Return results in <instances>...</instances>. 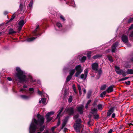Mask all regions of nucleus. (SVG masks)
I'll return each instance as SVG.
<instances>
[{
  "mask_svg": "<svg viewBox=\"0 0 133 133\" xmlns=\"http://www.w3.org/2000/svg\"><path fill=\"white\" fill-rule=\"evenodd\" d=\"M37 117L38 119V120L35 118L33 119L32 120V123L29 127L30 133H41L38 132L39 130L42 131L44 129V126L41 127L39 129L37 127L38 125L40 126H42L43 124L44 121L43 117L39 114L37 115Z\"/></svg>",
  "mask_w": 133,
  "mask_h": 133,
  "instance_id": "1",
  "label": "nucleus"
},
{
  "mask_svg": "<svg viewBox=\"0 0 133 133\" xmlns=\"http://www.w3.org/2000/svg\"><path fill=\"white\" fill-rule=\"evenodd\" d=\"M16 69L17 72L15 74V76L18 79L19 82L20 83L24 82H26L27 81L25 72L22 71L18 67H16Z\"/></svg>",
  "mask_w": 133,
  "mask_h": 133,
  "instance_id": "2",
  "label": "nucleus"
},
{
  "mask_svg": "<svg viewBox=\"0 0 133 133\" xmlns=\"http://www.w3.org/2000/svg\"><path fill=\"white\" fill-rule=\"evenodd\" d=\"M115 68V71L118 74L122 75L123 76H125L126 75V72L122 70H120L119 67L116 66Z\"/></svg>",
  "mask_w": 133,
  "mask_h": 133,
  "instance_id": "3",
  "label": "nucleus"
},
{
  "mask_svg": "<svg viewBox=\"0 0 133 133\" xmlns=\"http://www.w3.org/2000/svg\"><path fill=\"white\" fill-rule=\"evenodd\" d=\"M75 69L77 71V72L75 74V76L76 77H78L82 72L83 70L82 69L81 66L80 65L76 66L75 67Z\"/></svg>",
  "mask_w": 133,
  "mask_h": 133,
  "instance_id": "4",
  "label": "nucleus"
},
{
  "mask_svg": "<svg viewBox=\"0 0 133 133\" xmlns=\"http://www.w3.org/2000/svg\"><path fill=\"white\" fill-rule=\"evenodd\" d=\"M65 111L69 115H70L74 113V109L71 107H66L65 109Z\"/></svg>",
  "mask_w": 133,
  "mask_h": 133,
  "instance_id": "5",
  "label": "nucleus"
},
{
  "mask_svg": "<svg viewBox=\"0 0 133 133\" xmlns=\"http://www.w3.org/2000/svg\"><path fill=\"white\" fill-rule=\"evenodd\" d=\"M26 21L22 19L20 20L18 22L19 26L18 28V30L19 31H20L23 25L25 23Z\"/></svg>",
  "mask_w": 133,
  "mask_h": 133,
  "instance_id": "6",
  "label": "nucleus"
},
{
  "mask_svg": "<svg viewBox=\"0 0 133 133\" xmlns=\"http://www.w3.org/2000/svg\"><path fill=\"white\" fill-rule=\"evenodd\" d=\"M75 130L77 132H79L81 128V124H75L74 125Z\"/></svg>",
  "mask_w": 133,
  "mask_h": 133,
  "instance_id": "7",
  "label": "nucleus"
},
{
  "mask_svg": "<svg viewBox=\"0 0 133 133\" xmlns=\"http://www.w3.org/2000/svg\"><path fill=\"white\" fill-rule=\"evenodd\" d=\"M88 72V69H85L84 71V75L83 74H82L80 76L81 78L82 79H84V80H85L87 78Z\"/></svg>",
  "mask_w": 133,
  "mask_h": 133,
  "instance_id": "8",
  "label": "nucleus"
},
{
  "mask_svg": "<svg viewBox=\"0 0 133 133\" xmlns=\"http://www.w3.org/2000/svg\"><path fill=\"white\" fill-rule=\"evenodd\" d=\"M98 64L96 62L92 63L91 65V68L94 71H97L98 69Z\"/></svg>",
  "mask_w": 133,
  "mask_h": 133,
  "instance_id": "9",
  "label": "nucleus"
},
{
  "mask_svg": "<svg viewBox=\"0 0 133 133\" xmlns=\"http://www.w3.org/2000/svg\"><path fill=\"white\" fill-rule=\"evenodd\" d=\"M121 38L122 41L124 43H127L128 41V36L124 34L122 35Z\"/></svg>",
  "mask_w": 133,
  "mask_h": 133,
  "instance_id": "10",
  "label": "nucleus"
},
{
  "mask_svg": "<svg viewBox=\"0 0 133 133\" xmlns=\"http://www.w3.org/2000/svg\"><path fill=\"white\" fill-rule=\"evenodd\" d=\"M118 44V42H116L113 44L112 46V52H115L116 48Z\"/></svg>",
  "mask_w": 133,
  "mask_h": 133,
  "instance_id": "11",
  "label": "nucleus"
},
{
  "mask_svg": "<svg viewBox=\"0 0 133 133\" xmlns=\"http://www.w3.org/2000/svg\"><path fill=\"white\" fill-rule=\"evenodd\" d=\"M69 116H67L66 117L65 119H64V121L63 122L62 126V127L61 128V129H62L64 127H65V125L67 123V122L68 121V119L69 118Z\"/></svg>",
  "mask_w": 133,
  "mask_h": 133,
  "instance_id": "12",
  "label": "nucleus"
},
{
  "mask_svg": "<svg viewBox=\"0 0 133 133\" xmlns=\"http://www.w3.org/2000/svg\"><path fill=\"white\" fill-rule=\"evenodd\" d=\"M113 86L111 85L109 86L106 90L107 92L108 93L112 92L113 91Z\"/></svg>",
  "mask_w": 133,
  "mask_h": 133,
  "instance_id": "13",
  "label": "nucleus"
},
{
  "mask_svg": "<svg viewBox=\"0 0 133 133\" xmlns=\"http://www.w3.org/2000/svg\"><path fill=\"white\" fill-rule=\"evenodd\" d=\"M24 10V8H23V5L21 3L19 6V11H20V13H23Z\"/></svg>",
  "mask_w": 133,
  "mask_h": 133,
  "instance_id": "14",
  "label": "nucleus"
},
{
  "mask_svg": "<svg viewBox=\"0 0 133 133\" xmlns=\"http://www.w3.org/2000/svg\"><path fill=\"white\" fill-rule=\"evenodd\" d=\"M83 106L79 107L77 108L80 114H82L83 113Z\"/></svg>",
  "mask_w": 133,
  "mask_h": 133,
  "instance_id": "15",
  "label": "nucleus"
},
{
  "mask_svg": "<svg viewBox=\"0 0 133 133\" xmlns=\"http://www.w3.org/2000/svg\"><path fill=\"white\" fill-rule=\"evenodd\" d=\"M113 112V109L112 108H111L108 111L107 113V116L108 117Z\"/></svg>",
  "mask_w": 133,
  "mask_h": 133,
  "instance_id": "16",
  "label": "nucleus"
},
{
  "mask_svg": "<svg viewBox=\"0 0 133 133\" xmlns=\"http://www.w3.org/2000/svg\"><path fill=\"white\" fill-rule=\"evenodd\" d=\"M132 29V30L131 33L129 35V37L130 38L133 37V24H132L130 27L129 29V30Z\"/></svg>",
  "mask_w": 133,
  "mask_h": 133,
  "instance_id": "17",
  "label": "nucleus"
},
{
  "mask_svg": "<svg viewBox=\"0 0 133 133\" xmlns=\"http://www.w3.org/2000/svg\"><path fill=\"white\" fill-rule=\"evenodd\" d=\"M76 70L75 68L74 69H71L70 70L69 74L70 75L72 76Z\"/></svg>",
  "mask_w": 133,
  "mask_h": 133,
  "instance_id": "18",
  "label": "nucleus"
},
{
  "mask_svg": "<svg viewBox=\"0 0 133 133\" xmlns=\"http://www.w3.org/2000/svg\"><path fill=\"white\" fill-rule=\"evenodd\" d=\"M20 96L22 98L25 99H27L29 98V97L24 95H21Z\"/></svg>",
  "mask_w": 133,
  "mask_h": 133,
  "instance_id": "19",
  "label": "nucleus"
},
{
  "mask_svg": "<svg viewBox=\"0 0 133 133\" xmlns=\"http://www.w3.org/2000/svg\"><path fill=\"white\" fill-rule=\"evenodd\" d=\"M64 108H62L60 109L59 111V113L58 114V115H57V118H59L60 117V114L62 112V111H63V110Z\"/></svg>",
  "mask_w": 133,
  "mask_h": 133,
  "instance_id": "20",
  "label": "nucleus"
},
{
  "mask_svg": "<svg viewBox=\"0 0 133 133\" xmlns=\"http://www.w3.org/2000/svg\"><path fill=\"white\" fill-rule=\"evenodd\" d=\"M86 59V57L85 56H83L80 59V61L81 62H85Z\"/></svg>",
  "mask_w": 133,
  "mask_h": 133,
  "instance_id": "21",
  "label": "nucleus"
},
{
  "mask_svg": "<svg viewBox=\"0 0 133 133\" xmlns=\"http://www.w3.org/2000/svg\"><path fill=\"white\" fill-rule=\"evenodd\" d=\"M128 74H133V70L128 69L126 72Z\"/></svg>",
  "mask_w": 133,
  "mask_h": 133,
  "instance_id": "22",
  "label": "nucleus"
},
{
  "mask_svg": "<svg viewBox=\"0 0 133 133\" xmlns=\"http://www.w3.org/2000/svg\"><path fill=\"white\" fill-rule=\"evenodd\" d=\"M97 111V109L94 108L91 110V113L93 114H95Z\"/></svg>",
  "mask_w": 133,
  "mask_h": 133,
  "instance_id": "23",
  "label": "nucleus"
},
{
  "mask_svg": "<svg viewBox=\"0 0 133 133\" xmlns=\"http://www.w3.org/2000/svg\"><path fill=\"white\" fill-rule=\"evenodd\" d=\"M107 57L110 62H112L113 61V58L111 56L108 55L107 56Z\"/></svg>",
  "mask_w": 133,
  "mask_h": 133,
  "instance_id": "24",
  "label": "nucleus"
},
{
  "mask_svg": "<svg viewBox=\"0 0 133 133\" xmlns=\"http://www.w3.org/2000/svg\"><path fill=\"white\" fill-rule=\"evenodd\" d=\"M97 72H98V74L99 75H101L102 73V68H100L98 70H97V71H95L96 73H97Z\"/></svg>",
  "mask_w": 133,
  "mask_h": 133,
  "instance_id": "25",
  "label": "nucleus"
},
{
  "mask_svg": "<svg viewBox=\"0 0 133 133\" xmlns=\"http://www.w3.org/2000/svg\"><path fill=\"white\" fill-rule=\"evenodd\" d=\"M39 26L38 25L36 28L35 30L33 32V34L34 36H36L37 35L36 32L37 31V29L38 28Z\"/></svg>",
  "mask_w": 133,
  "mask_h": 133,
  "instance_id": "26",
  "label": "nucleus"
},
{
  "mask_svg": "<svg viewBox=\"0 0 133 133\" xmlns=\"http://www.w3.org/2000/svg\"><path fill=\"white\" fill-rule=\"evenodd\" d=\"M54 114V111H51L47 113L46 116H50L51 115H53Z\"/></svg>",
  "mask_w": 133,
  "mask_h": 133,
  "instance_id": "27",
  "label": "nucleus"
},
{
  "mask_svg": "<svg viewBox=\"0 0 133 133\" xmlns=\"http://www.w3.org/2000/svg\"><path fill=\"white\" fill-rule=\"evenodd\" d=\"M81 120L80 118H78L77 119L76 121V123L75 124H81Z\"/></svg>",
  "mask_w": 133,
  "mask_h": 133,
  "instance_id": "28",
  "label": "nucleus"
},
{
  "mask_svg": "<svg viewBox=\"0 0 133 133\" xmlns=\"http://www.w3.org/2000/svg\"><path fill=\"white\" fill-rule=\"evenodd\" d=\"M102 56L101 55H95L92 57V58L94 59H96L98 58L99 57H101Z\"/></svg>",
  "mask_w": 133,
  "mask_h": 133,
  "instance_id": "29",
  "label": "nucleus"
},
{
  "mask_svg": "<svg viewBox=\"0 0 133 133\" xmlns=\"http://www.w3.org/2000/svg\"><path fill=\"white\" fill-rule=\"evenodd\" d=\"M33 1L32 0H31L29 4L28 5V7L29 8H30L32 7L33 5Z\"/></svg>",
  "mask_w": 133,
  "mask_h": 133,
  "instance_id": "30",
  "label": "nucleus"
},
{
  "mask_svg": "<svg viewBox=\"0 0 133 133\" xmlns=\"http://www.w3.org/2000/svg\"><path fill=\"white\" fill-rule=\"evenodd\" d=\"M72 76L70 75L68 76L66 78V81L67 82L69 81L71 79Z\"/></svg>",
  "mask_w": 133,
  "mask_h": 133,
  "instance_id": "31",
  "label": "nucleus"
},
{
  "mask_svg": "<svg viewBox=\"0 0 133 133\" xmlns=\"http://www.w3.org/2000/svg\"><path fill=\"white\" fill-rule=\"evenodd\" d=\"M16 32L13 29H10L9 30V34H11L16 33Z\"/></svg>",
  "mask_w": 133,
  "mask_h": 133,
  "instance_id": "32",
  "label": "nucleus"
},
{
  "mask_svg": "<svg viewBox=\"0 0 133 133\" xmlns=\"http://www.w3.org/2000/svg\"><path fill=\"white\" fill-rule=\"evenodd\" d=\"M36 38L34 37L29 38L27 39V40L28 42H31L35 39Z\"/></svg>",
  "mask_w": 133,
  "mask_h": 133,
  "instance_id": "33",
  "label": "nucleus"
},
{
  "mask_svg": "<svg viewBox=\"0 0 133 133\" xmlns=\"http://www.w3.org/2000/svg\"><path fill=\"white\" fill-rule=\"evenodd\" d=\"M98 109L99 110H102L103 108V105L101 104H98L97 105Z\"/></svg>",
  "mask_w": 133,
  "mask_h": 133,
  "instance_id": "34",
  "label": "nucleus"
},
{
  "mask_svg": "<svg viewBox=\"0 0 133 133\" xmlns=\"http://www.w3.org/2000/svg\"><path fill=\"white\" fill-rule=\"evenodd\" d=\"M106 93V92L104 91L102 92L100 95V96L101 97H104Z\"/></svg>",
  "mask_w": 133,
  "mask_h": 133,
  "instance_id": "35",
  "label": "nucleus"
},
{
  "mask_svg": "<svg viewBox=\"0 0 133 133\" xmlns=\"http://www.w3.org/2000/svg\"><path fill=\"white\" fill-rule=\"evenodd\" d=\"M29 93L31 94L34 92V90L33 88H31L29 89Z\"/></svg>",
  "mask_w": 133,
  "mask_h": 133,
  "instance_id": "36",
  "label": "nucleus"
},
{
  "mask_svg": "<svg viewBox=\"0 0 133 133\" xmlns=\"http://www.w3.org/2000/svg\"><path fill=\"white\" fill-rule=\"evenodd\" d=\"M72 101V97L71 96H70L68 99V101L69 103H71Z\"/></svg>",
  "mask_w": 133,
  "mask_h": 133,
  "instance_id": "37",
  "label": "nucleus"
},
{
  "mask_svg": "<svg viewBox=\"0 0 133 133\" xmlns=\"http://www.w3.org/2000/svg\"><path fill=\"white\" fill-rule=\"evenodd\" d=\"M46 119H47V121L48 122H49L50 121H51L52 118L51 117H50V116H46Z\"/></svg>",
  "mask_w": 133,
  "mask_h": 133,
  "instance_id": "38",
  "label": "nucleus"
},
{
  "mask_svg": "<svg viewBox=\"0 0 133 133\" xmlns=\"http://www.w3.org/2000/svg\"><path fill=\"white\" fill-rule=\"evenodd\" d=\"M91 91L89 92L87 94V97L88 98H90L91 95Z\"/></svg>",
  "mask_w": 133,
  "mask_h": 133,
  "instance_id": "39",
  "label": "nucleus"
},
{
  "mask_svg": "<svg viewBox=\"0 0 133 133\" xmlns=\"http://www.w3.org/2000/svg\"><path fill=\"white\" fill-rule=\"evenodd\" d=\"M106 86L105 85L102 86L101 88V90H104L106 88Z\"/></svg>",
  "mask_w": 133,
  "mask_h": 133,
  "instance_id": "40",
  "label": "nucleus"
},
{
  "mask_svg": "<svg viewBox=\"0 0 133 133\" xmlns=\"http://www.w3.org/2000/svg\"><path fill=\"white\" fill-rule=\"evenodd\" d=\"M98 100L97 99H95V100L94 103L92 104V105L93 106H95L96 105L98 101Z\"/></svg>",
  "mask_w": 133,
  "mask_h": 133,
  "instance_id": "41",
  "label": "nucleus"
},
{
  "mask_svg": "<svg viewBox=\"0 0 133 133\" xmlns=\"http://www.w3.org/2000/svg\"><path fill=\"white\" fill-rule=\"evenodd\" d=\"M46 99L45 98H42L41 99V101H42V103L43 104H45L46 102Z\"/></svg>",
  "mask_w": 133,
  "mask_h": 133,
  "instance_id": "42",
  "label": "nucleus"
},
{
  "mask_svg": "<svg viewBox=\"0 0 133 133\" xmlns=\"http://www.w3.org/2000/svg\"><path fill=\"white\" fill-rule=\"evenodd\" d=\"M128 78H129V77H125L123 78H121V79H120L119 80V81H122L125 80L127 79Z\"/></svg>",
  "mask_w": 133,
  "mask_h": 133,
  "instance_id": "43",
  "label": "nucleus"
},
{
  "mask_svg": "<svg viewBox=\"0 0 133 133\" xmlns=\"http://www.w3.org/2000/svg\"><path fill=\"white\" fill-rule=\"evenodd\" d=\"M91 52L90 51L87 54V57L89 59H90L91 57Z\"/></svg>",
  "mask_w": 133,
  "mask_h": 133,
  "instance_id": "44",
  "label": "nucleus"
},
{
  "mask_svg": "<svg viewBox=\"0 0 133 133\" xmlns=\"http://www.w3.org/2000/svg\"><path fill=\"white\" fill-rule=\"evenodd\" d=\"M56 25L59 28H60V27L62 26V25L59 22H58L56 23Z\"/></svg>",
  "mask_w": 133,
  "mask_h": 133,
  "instance_id": "45",
  "label": "nucleus"
},
{
  "mask_svg": "<svg viewBox=\"0 0 133 133\" xmlns=\"http://www.w3.org/2000/svg\"><path fill=\"white\" fill-rule=\"evenodd\" d=\"M79 117V115L78 114H77L75 115L74 117V118L75 119H77Z\"/></svg>",
  "mask_w": 133,
  "mask_h": 133,
  "instance_id": "46",
  "label": "nucleus"
},
{
  "mask_svg": "<svg viewBox=\"0 0 133 133\" xmlns=\"http://www.w3.org/2000/svg\"><path fill=\"white\" fill-rule=\"evenodd\" d=\"M60 124V121L59 119V118L58 119V122L57 124V126H58Z\"/></svg>",
  "mask_w": 133,
  "mask_h": 133,
  "instance_id": "47",
  "label": "nucleus"
},
{
  "mask_svg": "<svg viewBox=\"0 0 133 133\" xmlns=\"http://www.w3.org/2000/svg\"><path fill=\"white\" fill-rule=\"evenodd\" d=\"M130 81H128L127 82H125V83L127 85H130Z\"/></svg>",
  "mask_w": 133,
  "mask_h": 133,
  "instance_id": "48",
  "label": "nucleus"
},
{
  "mask_svg": "<svg viewBox=\"0 0 133 133\" xmlns=\"http://www.w3.org/2000/svg\"><path fill=\"white\" fill-rule=\"evenodd\" d=\"M73 87L74 90V92H75V93L76 94V88L75 87L74 85H73Z\"/></svg>",
  "mask_w": 133,
  "mask_h": 133,
  "instance_id": "49",
  "label": "nucleus"
},
{
  "mask_svg": "<svg viewBox=\"0 0 133 133\" xmlns=\"http://www.w3.org/2000/svg\"><path fill=\"white\" fill-rule=\"evenodd\" d=\"M98 115L97 114L94 115V118L95 119L98 118Z\"/></svg>",
  "mask_w": 133,
  "mask_h": 133,
  "instance_id": "50",
  "label": "nucleus"
},
{
  "mask_svg": "<svg viewBox=\"0 0 133 133\" xmlns=\"http://www.w3.org/2000/svg\"><path fill=\"white\" fill-rule=\"evenodd\" d=\"M56 128V127L55 126L54 127H52L51 128V130L52 131H53L55 130V129Z\"/></svg>",
  "mask_w": 133,
  "mask_h": 133,
  "instance_id": "51",
  "label": "nucleus"
},
{
  "mask_svg": "<svg viewBox=\"0 0 133 133\" xmlns=\"http://www.w3.org/2000/svg\"><path fill=\"white\" fill-rule=\"evenodd\" d=\"M60 18L62 19L63 21L65 20V19L64 18V17L62 15H61L60 16Z\"/></svg>",
  "mask_w": 133,
  "mask_h": 133,
  "instance_id": "52",
  "label": "nucleus"
},
{
  "mask_svg": "<svg viewBox=\"0 0 133 133\" xmlns=\"http://www.w3.org/2000/svg\"><path fill=\"white\" fill-rule=\"evenodd\" d=\"M38 93L39 95H41L42 94V92L40 91L39 90H38Z\"/></svg>",
  "mask_w": 133,
  "mask_h": 133,
  "instance_id": "53",
  "label": "nucleus"
},
{
  "mask_svg": "<svg viewBox=\"0 0 133 133\" xmlns=\"http://www.w3.org/2000/svg\"><path fill=\"white\" fill-rule=\"evenodd\" d=\"M23 91H25V90L24 89L22 88L20 90V92H22Z\"/></svg>",
  "mask_w": 133,
  "mask_h": 133,
  "instance_id": "54",
  "label": "nucleus"
},
{
  "mask_svg": "<svg viewBox=\"0 0 133 133\" xmlns=\"http://www.w3.org/2000/svg\"><path fill=\"white\" fill-rule=\"evenodd\" d=\"M78 87L79 91H81V89L80 86V85H78Z\"/></svg>",
  "mask_w": 133,
  "mask_h": 133,
  "instance_id": "55",
  "label": "nucleus"
},
{
  "mask_svg": "<svg viewBox=\"0 0 133 133\" xmlns=\"http://www.w3.org/2000/svg\"><path fill=\"white\" fill-rule=\"evenodd\" d=\"M91 99H89L87 103V104H89L91 103Z\"/></svg>",
  "mask_w": 133,
  "mask_h": 133,
  "instance_id": "56",
  "label": "nucleus"
},
{
  "mask_svg": "<svg viewBox=\"0 0 133 133\" xmlns=\"http://www.w3.org/2000/svg\"><path fill=\"white\" fill-rule=\"evenodd\" d=\"M126 44H127V46L128 47H130L131 46V44L129 43H128L127 42V43Z\"/></svg>",
  "mask_w": 133,
  "mask_h": 133,
  "instance_id": "57",
  "label": "nucleus"
},
{
  "mask_svg": "<svg viewBox=\"0 0 133 133\" xmlns=\"http://www.w3.org/2000/svg\"><path fill=\"white\" fill-rule=\"evenodd\" d=\"M113 131V130L112 129H110L108 133H111Z\"/></svg>",
  "mask_w": 133,
  "mask_h": 133,
  "instance_id": "58",
  "label": "nucleus"
},
{
  "mask_svg": "<svg viewBox=\"0 0 133 133\" xmlns=\"http://www.w3.org/2000/svg\"><path fill=\"white\" fill-rule=\"evenodd\" d=\"M67 130V128H64V132H65L66 131V130Z\"/></svg>",
  "mask_w": 133,
  "mask_h": 133,
  "instance_id": "59",
  "label": "nucleus"
},
{
  "mask_svg": "<svg viewBox=\"0 0 133 133\" xmlns=\"http://www.w3.org/2000/svg\"><path fill=\"white\" fill-rule=\"evenodd\" d=\"M115 114L114 113H113L112 114V118H114L115 117Z\"/></svg>",
  "mask_w": 133,
  "mask_h": 133,
  "instance_id": "60",
  "label": "nucleus"
},
{
  "mask_svg": "<svg viewBox=\"0 0 133 133\" xmlns=\"http://www.w3.org/2000/svg\"><path fill=\"white\" fill-rule=\"evenodd\" d=\"M89 105V104H87V103L86 104V105L85 106V108L86 109H87V108H88Z\"/></svg>",
  "mask_w": 133,
  "mask_h": 133,
  "instance_id": "61",
  "label": "nucleus"
},
{
  "mask_svg": "<svg viewBox=\"0 0 133 133\" xmlns=\"http://www.w3.org/2000/svg\"><path fill=\"white\" fill-rule=\"evenodd\" d=\"M7 79L8 80L11 81L12 80V79L11 77H8L7 78Z\"/></svg>",
  "mask_w": 133,
  "mask_h": 133,
  "instance_id": "62",
  "label": "nucleus"
},
{
  "mask_svg": "<svg viewBox=\"0 0 133 133\" xmlns=\"http://www.w3.org/2000/svg\"><path fill=\"white\" fill-rule=\"evenodd\" d=\"M14 17H15L14 16L12 17L9 21V22H10L11 21H12V20H13L14 19Z\"/></svg>",
  "mask_w": 133,
  "mask_h": 133,
  "instance_id": "63",
  "label": "nucleus"
},
{
  "mask_svg": "<svg viewBox=\"0 0 133 133\" xmlns=\"http://www.w3.org/2000/svg\"><path fill=\"white\" fill-rule=\"evenodd\" d=\"M8 12L7 11H5L4 12V14L5 15H6L8 14Z\"/></svg>",
  "mask_w": 133,
  "mask_h": 133,
  "instance_id": "64",
  "label": "nucleus"
}]
</instances>
